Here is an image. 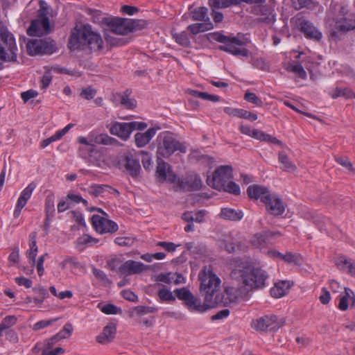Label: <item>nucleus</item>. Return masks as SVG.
<instances>
[{
	"label": "nucleus",
	"instance_id": "1",
	"mask_svg": "<svg viewBox=\"0 0 355 355\" xmlns=\"http://www.w3.org/2000/svg\"><path fill=\"white\" fill-rule=\"evenodd\" d=\"M327 26L330 36L334 40L355 28L354 15L349 12L347 6L332 3L327 19Z\"/></svg>",
	"mask_w": 355,
	"mask_h": 355
},
{
	"label": "nucleus",
	"instance_id": "2",
	"mask_svg": "<svg viewBox=\"0 0 355 355\" xmlns=\"http://www.w3.org/2000/svg\"><path fill=\"white\" fill-rule=\"evenodd\" d=\"M230 277L233 280L241 283L249 292L252 289L262 288L268 275L261 268L254 267L248 262H241L232 270Z\"/></svg>",
	"mask_w": 355,
	"mask_h": 355
},
{
	"label": "nucleus",
	"instance_id": "3",
	"mask_svg": "<svg viewBox=\"0 0 355 355\" xmlns=\"http://www.w3.org/2000/svg\"><path fill=\"white\" fill-rule=\"evenodd\" d=\"M103 44L101 37L93 31L89 26H84L76 33H72L68 43L71 50L88 49L91 51L101 50Z\"/></svg>",
	"mask_w": 355,
	"mask_h": 355
},
{
	"label": "nucleus",
	"instance_id": "4",
	"mask_svg": "<svg viewBox=\"0 0 355 355\" xmlns=\"http://www.w3.org/2000/svg\"><path fill=\"white\" fill-rule=\"evenodd\" d=\"M200 293L205 302L215 306L218 305V295L220 293V280L214 273L210 266H205L200 272Z\"/></svg>",
	"mask_w": 355,
	"mask_h": 355
},
{
	"label": "nucleus",
	"instance_id": "5",
	"mask_svg": "<svg viewBox=\"0 0 355 355\" xmlns=\"http://www.w3.org/2000/svg\"><path fill=\"white\" fill-rule=\"evenodd\" d=\"M157 155L159 157L168 158L175 152L185 153L187 146L180 142L171 132L166 131L160 133L157 139Z\"/></svg>",
	"mask_w": 355,
	"mask_h": 355
},
{
	"label": "nucleus",
	"instance_id": "6",
	"mask_svg": "<svg viewBox=\"0 0 355 355\" xmlns=\"http://www.w3.org/2000/svg\"><path fill=\"white\" fill-rule=\"evenodd\" d=\"M209 42L216 41L225 45L220 46L219 49L236 56L247 57L249 51L247 49L242 47L244 42L236 37L226 36L221 33L214 32L207 35Z\"/></svg>",
	"mask_w": 355,
	"mask_h": 355
},
{
	"label": "nucleus",
	"instance_id": "7",
	"mask_svg": "<svg viewBox=\"0 0 355 355\" xmlns=\"http://www.w3.org/2000/svg\"><path fill=\"white\" fill-rule=\"evenodd\" d=\"M0 60L17 62V47L15 40L1 20H0Z\"/></svg>",
	"mask_w": 355,
	"mask_h": 355
},
{
	"label": "nucleus",
	"instance_id": "8",
	"mask_svg": "<svg viewBox=\"0 0 355 355\" xmlns=\"http://www.w3.org/2000/svg\"><path fill=\"white\" fill-rule=\"evenodd\" d=\"M174 293L178 299L184 302V304L191 312L204 313L207 310L214 307L208 302L202 303L199 299L195 297L193 293L186 287L176 288Z\"/></svg>",
	"mask_w": 355,
	"mask_h": 355
},
{
	"label": "nucleus",
	"instance_id": "9",
	"mask_svg": "<svg viewBox=\"0 0 355 355\" xmlns=\"http://www.w3.org/2000/svg\"><path fill=\"white\" fill-rule=\"evenodd\" d=\"M27 52L30 55L52 54L57 47L54 40L51 38L32 39L26 44Z\"/></svg>",
	"mask_w": 355,
	"mask_h": 355
},
{
	"label": "nucleus",
	"instance_id": "10",
	"mask_svg": "<svg viewBox=\"0 0 355 355\" xmlns=\"http://www.w3.org/2000/svg\"><path fill=\"white\" fill-rule=\"evenodd\" d=\"M233 178L232 168L230 166H220L213 173L211 177L207 178V184L214 189L221 191L225 184Z\"/></svg>",
	"mask_w": 355,
	"mask_h": 355
},
{
	"label": "nucleus",
	"instance_id": "11",
	"mask_svg": "<svg viewBox=\"0 0 355 355\" xmlns=\"http://www.w3.org/2000/svg\"><path fill=\"white\" fill-rule=\"evenodd\" d=\"M291 24L304 33L306 37L319 42L322 37V33L312 23L306 20L302 15L297 14L291 19Z\"/></svg>",
	"mask_w": 355,
	"mask_h": 355
},
{
	"label": "nucleus",
	"instance_id": "12",
	"mask_svg": "<svg viewBox=\"0 0 355 355\" xmlns=\"http://www.w3.org/2000/svg\"><path fill=\"white\" fill-rule=\"evenodd\" d=\"M285 318H278L277 315H266L252 323V327L257 331H277L285 324Z\"/></svg>",
	"mask_w": 355,
	"mask_h": 355
},
{
	"label": "nucleus",
	"instance_id": "13",
	"mask_svg": "<svg viewBox=\"0 0 355 355\" xmlns=\"http://www.w3.org/2000/svg\"><path fill=\"white\" fill-rule=\"evenodd\" d=\"M147 124L144 122L132 121L129 123H114L110 128V132L122 139L126 140L129 138L131 132L135 130H144Z\"/></svg>",
	"mask_w": 355,
	"mask_h": 355
},
{
	"label": "nucleus",
	"instance_id": "14",
	"mask_svg": "<svg viewBox=\"0 0 355 355\" xmlns=\"http://www.w3.org/2000/svg\"><path fill=\"white\" fill-rule=\"evenodd\" d=\"M248 293L247 289H245L243 285L226 287L223 295H218V304L227 306L235 303L239 297H245Z\"/></svg>",
	"mask_w": 355,
	"mask_h": 355
},
{
	"label": "nucleus",
	"instance_id": "15",
	"mask_svg": "<svg viewBox=\"0 0 355 355\" xmlns=\"http://www.w3.org/2000/svg\"><path fill=\"white\" fill-rule=\"evenodd\" d=\"M120 168H124L132 177H137L141 170L139 158L136 155L128 152L120 157L119 161Z\"/></svg>",
	"mask_w": 355,
	"mask_h": 355
},
{
	"label": "nucleus",
	"instance_id": "16",
	"mask_svg": "<svg viewBox=\"0 0 355 355\" xmlns=\"http://www.w3.org/2000/svg\"><path fill=\"white\" fill-rule=\"evenodd\" d=\"M53 29L48 17H37L33 20L27 30V34L31 36H42L48 35Z\"/></svg>",
	"mask_w": 355,
	"mask_h": 355
},
{
	"label": "nucleus",
	"instance_id": "17",
	"mask_svg": "<svg viewBox=\"0 0 355 355\" xmlns=\"http://www.w3.org/2000/svg\"><path fill=\"white\" fill-rule=\"evenodd\" d=\"M263 204L266 211L271 215L279 216L283 214L286 210V205L276 194L270 193L264 197Z\"/></svg>",
	"mask_w": 355,
	"mask_h": 355
},
{
	"label": "nucleus",
	"instance_id": "18",
	"mask_svg": "<svg viewBox=\"0 0 355 355\" xmlns=\"http://www.w3.org/2000/svg\"><path fill=\"white\" fill-rule=\"evenodd\" d=\"M107 25V30L111 31V33L124 35L130 33L128 19L107 17L104 19Z\"/></svg>",
	"mask_w": 355,
	"mask_h": 355
},
{
	"label": "nucleus",
	"instance_id": "19",
	"mask_svg": "<svg viewBox=\"0 0 355 355\" xmlns=\"http://www.w3.org/2000/svg\"><path fill=\"white\" fill-rule=\"evenodd\" d=\"M92 222L95 230L101 233H113L117 231L118 225L114 221L99 215H94Z\"/></svg>",
	"mask_w": 355,
	"mask_h": 355
},
{
	"label": "nucleus",
	"instance_id": "20",
	"mask_svg": "<svg viewBox=\"0 0 355 355\" xmlns=\"http://www.w3.org/2000/svg\"><path fill=\"white\" fill-rule=\"evenodd\" d=\"M243 245V239L237 235L234 236L231 233L225 235L223 239L220 241V246L230 253L242 250Z\"/></svg>",
	"mask_w": 355,
	"mask_h": 355
},
{
	"label": "nucleus",
	"instance_id": "21",
	"mask_svg": "<svg viewBox=\"0 0 355 355\" xmlns=\"http://www.w3.org/2000/svg\"><path fill=\"white\" fill-rule=\"evenodd\" d=\"M37 185L34 182H31L21 193L17 200V205L13 213L15 218L19 217L21 209L25 207L28 200L31 198L33 191Z\"/></svg>",
	"mask_w": 355,
	"mask_h": 355
},
{
	"label": "nucleus",
	"instance_id": "22",
	"mask_svg": "<svg viewBox=\"0 0 355 355\" xmlns=\"http://www.w3.org/2000/svg\"><path fill=\"white\" fill-rule=\"evenodd\" d=\"M147 268H148V266H145L141 262L128 260L123 263L121 266H120L119 274L125 276L139 274Z\"/></svg>",
	"mask_w": 355,
	"mask_h": 355
},
{
	"label": "nucleus",
	"instance_id": "23",
	"mask_svg": "<svg viewBox=\"0 0 355 355\" xmlns=\"http://www.w3.org/2000/svg\"><path fill=\"white\" fill-rule=\"evenodd\" d=\"M156 173L159 181L168 180L169 182H173L176 178L169 165L159 157H157Z\"/></svg>",
	"mask_w": 355,
	"mask_h": 355
},
{
	"label": "nucleus",
	"instance_id": "24",
	"mask_svg": "<svg viewBox=\"0 0 355 355\" xmlns=\"http://www.w3.org/2000/svg\"><path fill=\"white\" fill-rule=\"evenodd\" d=\"M279 232L265 231L255 234L251 239V243L255 248H263L270 243L272 237L280 236Z\"/></svg>",
	"mask_w": 355,
	"mask_h": 355
},
{
	"label": "nucleus",
	"instance_id": "25",
	"mask_svg": "<svg viewBox=\"0 0 355 355\" xmlns=\"http://www.w3.org/2000/svg\"><path fill=\"white\" fill-rule=\"evenodd\" d=\"M179 184L184 190L198 191L202 187V181L197 175L189 174L182 180H179Z\"/></svg>",
	"mask_w": 355,
	"mask_h": 355
},
{
	"label": "nucleus",
	"instance_id": "26",
	"mask_svg": "<svg viewBox=\"0 0 355 355\" xmlns=\"http://www.w3.org/2000/svg\"><path fill=\"white\" fill-rule=\"evenodd\" d=\"M116 332V325L108 323L103 329L101 334L96 336V341L101 344H107L113 340Z\"/></svg>",
	"mask_w": 355,
	"mask_h": 355
},
{
	"label": "nucleus",
	"instance_id": "27",
	"mask_svg": "<svg viewBox=\"0 0 355 355\" xmlns=\"http://www.w3.org/2000/svg\"><path fill=\"white\" fill-rule=\"evenodd\" d=\"M247 192L251 199H260L263 203L264 197L271 193L267 187L257 184L249 186Z\"/></svg>",
	"mask_w": 355,
	"mask_h": 355
},
{
	"label": "nucleus",
	"instance_id": "28",
	"mask_svg": "<svg viewBox=\"0 0 355 355\" xmlns=\"http://www.w3.org/2000/svg\"><path fill=\"white\" fill-rule=\"evenodd\" d=\"M251 137L260 141H263L266 142L280 146L283 148L286 147V145L285 144L282 143V141L279 140L276 137H274L270 135L266 134L263 132L256 129L252 130Z\"/></svg>",
	"mask_w": 355,
	"mask_h": 355
},
{
	"label": "nucleus",
	"instance_id": "29",
	"mask_svg": "<svg viewBox=\"0 0 355 355\" xmlns=\"http://www.w3.org/2000/svg\"><path fill=\"white\" fill-rule=\"evenodd\" d=\"M292 285L289 281H280L271 288V295L276 298L282 297L287 293Z\"/></svg>",
	"mask_w": 355,
	"mask_h": 355
},
{
	"label": "nucleus",
	"instance_id": "30",
	"mask_svg": "<svg viewBox=\"0 0 355 355\" xmlns=\"http://www.w3.org/2000/svg\"><path fill=\"white\" fill-rule=\"evenodd\" d=\"M154 128H149L145 132H137L135 135V141L137 147L141 148L147 145L155 135Z\"/></svg>",
	"mask_w": 355,
	"mask_h": 355
},
{
	"label": "nucleus",
	"instance_id": "31",
	"mask_svg": "<svg viewBox=\"0 0 355 355\" xmlns=\"http://www.w3.org/2000/svg\"><path fill=\"white\" fill-rule=\"evenodd\" d=\"M278 161L282 164L281 168L286 172L293 173L297 171L296 165L291 160L288 155L283 152H279Z\"/></svg>",
	"mask_w": 355,
	"mask_h": 355
},
{
	"label": "nucleus",
	"instance_id": "32",
	"mask_svg": "<svg viewBox=\"0 0 355 355\" xmlns=\"http://www.w3.org/2000/svg\"><path fill=\"white\" fill-rule=\"evenodd\" d=\"M220 216L225 220L236 221L243 218V214L241 210L226 207L221 209Z\"/></svg>",
	"mask_w": 355,
	"mask_h": 355
},
{
	"label": "nucleus",
	"instance_id": "33",
	"mask_svg": "<svg viewBox=\"0 0 355 355\" xmlns=\"http://www.w3.org/2000/svg\"><path fill=\"white\" fill-rule=\"evenodd\" d=\"M353 298L354 291L352 289L345 287L344 293L340 296L338 308L343 311L347 310L349 307V301L351 302V304L353 303Z\"/></svg>",
	"mask_w": 355,
	"mask_h": 355
},
{
	"label": "nucleus",
	"instance_id": "34",
	"mask_svg": "<svg viewBox=\"0 0 355 355\" xmlns=\"http://www.w3.org/2000/svg\"><path fill=\"white\" fill-rule=\"evenodd\" d=\"M214 28L211 21H205V23H197L189 25L187 29L193 35L201 32L209 31Z\"/></svg>",
	"mask_w": 355,
	"mask_h": 355
},
{
	"label": "nucleus",
	"instance_id": "35",
	"mask_svg": "<svg viewBox=\"0 0 355 355\" xmlns=\"http://www.w3.org/2000/svg\"><path fill=\"white\" fill-rule=\"evenodd\" d=\"M208 9L205 7H199L191 12L190 16L194 21H210L207 15Z\"/></svg>",
	"mask_w": 355,
	"mask_h": 355
},
{
	"label": "nucleus",
	"instance_id": "36",
	"mask_svg": "<svg viewBox=\"0 0 355 355\" xmlns=\"http://www.w3.org/2000/svg\"><path fill=\"white\" fill-rule=\"evenodd\" d=\"M105 191H107L109 193L113 192L119 194L117 190L112 189L106 184H93L89 187V193L96 197Z\"/></svg>",
	"mask_w": 355,
	"mask_h": 355
},
{
	"label": "nucleus",
	"instance_id": "37",
	"mask_svg": "<svg viewBox=\"0 0 355 355\" xmlns=\"http://www.w3.org/2000/svg\"><path fill=\"white\" fill-rule=\"evenodd\" d=\"M240 0H209L208 3L211 8H225L230 6L238 5Z\"/></svg>",
	"mask_w": 355,
	"mask_h": 355
},
{
	"label": "nucleus",
	"instance_id": "38",
	"mask_svg": "<svg viewBox=\"0 0 355 355\" xmlns=\"http://www.w3.org/2000/svg\"><path fill=\"white\" fill-rule=\"evenodd\" d=\"M94 141L95 144H101L105 146L115 145L118 143L117 140L107 135V134L94 135Z\"/></svg>",
	"mask_w": 355,
	"mask_h": 355
},
{
	"label": "nucleus",
	"instance_id": "39",
	"mask_svg": "<svg viewBox=\"0 0 355 355\" xmlns=\"http://www.w3.org/2000/svg\"><path fill=\"white\" fill-rule=\"evenodd\" d=\"M331 97L334 99L338 97H344L345 98H351L352 90L347 87H336L329 93Z\"/></svg>",
	"mask_w": 355,
	"mask_h": 355
},
{
	"label": "nucleus",
	"instance_id": "40",
	"mask_svg": "<svg viewBox=\"0 0 355 355\" xmlns=\"http://www.w3.org/2000/svg\"><path fill=\"white\" fill-rule=\"evenodd\" d=\"M286 69L288 71L297 74L300 78L302 79H305L306 78V73L300 64H288L286 66Z\"/></svg>",
	"mask_w": 355,
	"mask_h": 355
},
{
	"label": "nucleus",
	"instance_id": "41",
	"mask_svg": "<svg viewBox=\"0 0 355 355\" xmlns=\"http://www.w3.org/2000/svg\"><path fill=\"white\" fill-rule=\"evenodd\" d=\"M98 240L95 238L90 236L88 234H83L80 236L76 241V247L78 248L83 249L85 245L96 243Z\"/></svg>",
	"mask_w": 355,
	"mask_h": 355
},
{
	"label": "nucleus",
	"instance_id": "42",
	"mask_svg": "<svg viewBox=\"0 0 355 355\" xmlns=\"http://www.w3.org/2000/svg\"><path fill=\"white\" fill-rule=\"evenodd\" d=\"M115 33H111V31L106 29L105 33V41L111 46H121L125 43L122 38H118L114 36Z\"/></svg>",
	"mask_w": 355,
	"mask_h": 355
},
{
	"label": "nucleus",
	"instance_id": "43",
	"mask_svg": "<svg viewBox=\"0 0 355 355\" xmlns=\"http://www.w3.org/2000/svg\"><path fill=\"white\" fill-rule=\"evenodd\" d=\"M157 311L156 308L145 306H138L133 308L130 312L131 316L136 315H142L147 313H154Z\"/></svg>",
	"mask_w": 355,
	"mask_h": 355
},
{
	"label": "nucleus",
	"instance_id": "44",
	"mask_svg": "<svg viewBox=\"0 0 355 355\" xmlns=\"http://www.w3.org/2000/svg\"><path fill=\"white\" fill-rule=\"evenodd\" d=\"M78 141L83 145L87 146L88 152L93 153L94 151V134L89 135L87 137H79Z\"/></svg>",
	"mask_w": 355,
	"mask_h": 355
},
{
	"label": "nucleus",
	"instance_id": "45",
	"mask_svg": "<svg viewBox=\"0 0 355 355\" xmlns=\"http://www.w3.org/2000/svg\"><path fill=\"white\" fill-rule=\"evenodd\" d=\"M130 31L141 30L146 27L147 22L142 19H128Z\"/></svg>",
	"mask_w": 355,
	"mask_h": 355
},
{
	"label": "nucleus",
	"instance_id": "46",
	"mask_svg": "<svg viewBox=\"0 0 355 355\" xmlns=\"http://www.w3.org/2000/svg\"><path fill=\"white\" fill-rule=\"evenodd\" d=\"M280 259L284 260L286 263H294L295 265H300L302 260L299 255L291 252H287L286 254H282Z\"/></svg>",
	"mask_w": 355,
	"mask_h": 355
},
{
	"label": "nucleus",
	"instance_id": "47",
	"mask_svg": "<svg viewBox=\"0 0 355 355\" xmlns=\"http://www.w3.org/2000/svg\"><path fill=\"white\" fill-rule=\"evenodd\" d=\"M63 337L62 333H58L51 338L46 339L44 341L43 349H52L58 341L63 339Z\"/></svg>",
	"mask_w": 355,
	"mask_h": 355
},
{
	"label": "nucleus",
	"instance_id": "48",
	"mask_svg": "<svg viewBox=\"0 0 355 355\" xmlns=\"http://www.w3.org/2000/svg\"><path fill=\"white\" fill-rule=\"evenodd\" d=\"M17 318L15 315H8L5 317L1 322L0 325L4 331L10 329L15 325Z\"/></svg>",
	"mask_w": 355,
	"mask_h": 355
},
{
	"label": "nucleus",
	"instance_id": "49",
	"mask_svg": "<svg viewBox=\"0 0 355 355\" xmlns=\"http://www.w3.org/2000/svg\"><path fill=\"white\" fill-rule=\"evenodd\" d=\"M173 38H175L177 43H178L182 46L187 47L190 45V40L188 37L187 33L184 31L174 35Z\"/></svg>",
	"mask_w": 355,
	"mask_h": 355
},
{
	"label": "nucleus",
	"instance_id": "50",
	"mask_svg": "<svg viewBox=\"0 0 355 355\" xmlns=\"http://www.w3.org/2000/svg\"><path fill=\"white\" fill-rule=\"evenodd\" d=\"M185 248L193 254H198L205 251V246L203 245L195 242L187 243Z\"/></svg>",
	"mask_w": 355,
	"mask_h": 355
},
{
	"label": "nucleus",
	"instance_id": "51",
	"mask_svg": "<svg viewBox=\"0 0 355 355\" xmlns=\"http://www.w3.org/2000/svg\"><path fill=\"white\" fill-rule=\"evenodd\" d=\"M30 249L26 252V256L28 258L31 266L33 268L36 264V257L38 252L37 245H29Z\"/></svg>",
	"mask_w": 355,
	"mask_h": 355
},
{
	"label": "nucleus",
	"instance_id": "52",
	"mask_svg": "<svg viewBox=\"0 0 355 355\" xmlns=\"http://www.w3.org/2000/svg\"><path fill=\"white\" fill-rule=\"evenodd\" d=\"M117 96L121 98L120 103L124 107L127 109H133L136 107V101L134 99L129 98L127 94H118Z\"/></svg>",
	"mask_w": 355,
	"mask_h": 355
},
{
	"label": "nucleus",
	"instance_id": "53",
	"mask_svg": "<svg viewBox=\"0 0 355 355\" xmlns=\"http://www.w3.org/2000/svg\"><path fill=\"white\" fill-rule=\"evenodd\" d=\"M158 297L161 301H175V297L168 289L163 288L158 291Z\"/></svg>",
	"mask_w": 355,
	"mask_h": 355
},
{
	"label": "nucleus",
	"instance_id": "54",
	"mask_svg": "<svg viewBox=\"0 0 355 355\" xmlns=\"http://www.w3.org/2000/svg\"><path fill=\"white\" fill-rule=\"evenodd\" d=\"M54 197L53 196H48L45 200V211L46 214V220L54 212Z\"/></svg>",
	"mask_w": 355,
	"mask_h": 355
},
{
	"label": "nucleus",
	"instance_id": "55",
	"mask_svg": "<svg viewBox=\"0 0 355 355\" xmlns=\"http://www.w3.org/2000/svg\"><path fill=\"white\" fill-rule=\"evenodd\" d=\"M224 189H221V191H224L234 195H239L240 193L239 186L235 182L231 181V180L225 184Z\"/></svg>",
	"mask_w": 355,
	"mask_h": 355
},
{
	"label": "nucleus",
	"instance_id": "56",
	"mask_svg": "<svg viewBox=\"0 0 355 355\" xmlns=\"http://www.w3.org/2000/svg\"><path fill=\"white\" fill-rule=\"evenodd\" d=\"M244 99L257 106L261 107L263 105V101L254 93L246 92L244 95Z\"/></svg>",
	"mask_w": 355,
	"mask_h": 355
},
{
	"label": "nucleus",
	"instance_id": "57",
	"mask_svg": "<svg viewBox=\"0 0 355 355\" xmlns=\"http://www.w3.org/2000/svg\"><path fill=\"white\" fill-rule=\"evenodd\" d=\"M135 241V239L132 237H117L114 242L120 246L130 247Z\"/></svg>",
	"mask_w": 355,
	"mask_h": 355
},
{
	"label": "nucleus",
	"instance_id": "58",
	"mask_svg": "<svg viewBox=\"0 0 355 355\" xmlns=\"http://www.w3.org/2000/svg\"><path fill=\"white\" fill-rule=\"evenodd\" d=\"M92 272L94 275L100 281H101L105 284H111V281L108 279L106 274L99 269L96 268H92Z\"/></svg>",
	"mask_w": 355,
	"mask_h": 355
},
{
	"label": "nucleus",
	"instance_id": "59",
	"mask_svg": "<svg viewBox=\"0 0 355 355\" xmlns=\"http://www.w3.org/2000/svg\"><path fill=\"white\" fill-rule=\"evenodd\" d=\"M96 94V90L91 87H88L82 89L80 96L86 100H91L94 98Z\"/></svg>",
	"mask_w": 355,
	"mask_h": 355
},
{
	"label": "nucleus",
	"instance_id": "60",
	"mask_svg": "<svg viewBox=\"0 0 355 355\" xmlns=\"http://www.w3.org/2000/svg\"><path fill=\"white\" fill-rule=\"evenodd\" d=\"M107 264L111 270H116L119 273L120 266H121L123 263L119 258H112L107 261Z\"/></svg>",
	"mask_w": 355,
	"mask_h": 355
},
{
	"label": "nucleus",
	"instance_id": "61",
	"mask_svg": "<svg viewBox=\"0 0 355 355\" xmlns=\"http://www.w3.org/2000/svg\"><path fill=\"white\" fill-rule=\"evenodd\" d=\"M39 4L38 17H48L47 15L49 14V7L46 2L44 0H40Z\"/></svg>",
	"mask_w": 355,
	"mask_h": 355
},
{
	"label": "nucleus",
	"instance_id": "62",
	"mask_svg": "<svg viewBox=\"0 0 355 355\" xmlns=\"http://www.w3.org/2000/svg\"><path fill=\"white\" fill-rule=\"evenodd\" d=\"M253 65L255 68L262 71L269 70V64L263 58H254L253 61Z\"/></svg>",
	"mask_w": 355,
	"mask_h": 355
},
{
	"label": "nucleus",
	"instance_id": "63",
	"mask_svg": "<svg viewBox=\"0 0 355 355\" xmlns=\"http://www.w3.org/2000/svg\"><path fill=\"white\" fill-rule=\"evenodd\" d=\"M67 214L71 218L73 219L78 224L81 225H85L84 218L82 214L80 212L76 211H70Z\"/></svg>",
	"mask_w": 355,
	"mask_h": 355
},
{
	"label": "nucleus",
	"instance_id": "64",
	"mask_svg": "<svg viewBox=\"0 0 355 355\" xmlns=\"http://www.w3.org/2000/svg\"><path fill=\"white\" fill-rule=\"evenodd\" d=\"M64 353V349L62 347H56L54 349H43L42 355H62Z\"/></svg>",
	"mask_w": 355,
	"mask_h": 355
}]
</instances>
